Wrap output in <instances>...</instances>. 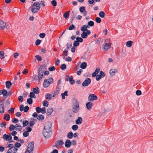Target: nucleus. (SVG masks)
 Instances as JSON below:
<instances>
[{
	"mask_svg": "<svg viewBox=\"0 0 153 153\" xmlns=\"http://www.w3.org/2000/svg\"><path fill=\"white\" fill-rule=\"evenodd\" d=\"M72 102L74 106L72 108V111L74 113H77L79 111V104L78 101L76 99L73 98Z\"/></svg>",
	"mask_w": 153,
	"mask_h": 153,
	"instance_id": "nucleus-1",
	"label": "nucleus"
},
{
	"mask_svg": "<svg viewBox=\"0 0 153 153\" xmlns=\"http://www.w3.org/2000/svg\"><path fill=\"white\" fill-rule=\"evenodd\" d=\"M40 8V4L38 2H35L31 7V11L33 13L37 12Z\"/></svg>",
	"mask_w": 153,
	"mask_h": 153,
	"instance_id": "nucleus-2",
	"label": "nucleus"
},
{
	"mask_svg": "<svg viewBox=\"0 0 153 153\" xmlns=\"http://www.w3.org/2000/svg\"><path fill=\"white\" fill-rule=\"evenodd\" d=\"M53 78H50L49 79H45L43 83V85L45 88H47L53 82Z\"/></svg>",
	"mask_w": 153,
	"mask_h": 153,
	"instance_id": "nucleus-3",
	"label": "nucleus"
},
{
	"mask_svg": "<svg viewBox=\"0 0 153 153\" xmlns=\"http://www.w3.org/2000/svg\"><path fill=\"white\" fill-rule=\"evenodd\" d=\"M34 147V143L31 142L29 143L27 146V148L25 152V153H30L33 151Z\"/></svg>",
	"mask_w": 153,
	"mask_h": 153,
	"instance_id": "nucleus-4",
	"label": "nucleus"
},
{
	"mask_svg": "<svg viewBox=\"0 0 153 153\" xmlns=\"http://www.w3.org/2000/svg\"><path fill=\"white\" fill-rule=\"evenodd\" d=\"M97 99V96L94 94H90L88 97V100L89 102H92Z\"/></svg>",
	"mask_w": 153,
	"mask_h": 153,
	"instance_id": "nucleus-5",
	"label": "nucleus"
},
{
	"mask_svg": "<svg viewBox=\"0 0 153 153\" xmlns=\"http://www.w3.org/2000/svg\"><path fill=\"white\" fill-rule=\"evenodd\" d=\"M91 33V31L89 30H87V31L83 32L81 34V37L84 39L87 38L88 35H89Z\"/></svg>",
	"mask_w": 153,
	"mask_h": 153,
	"instance_id": "nucleus-6",
	"label": "nucleus"
},
{
	"mask_svg": "<svg viewBox=\"0 0 153 153\" xmlns=\"http://www.w3.org/2000/svg\"><path fill=\"white\" fill-rule=\"evenodd\" d=\"M91 79L89 78H87L82 83V85L83 86H88L91 83Z\"/></svg>",
	"mask_w": 153,
	"mask_h": 153,
	"instance_id": "nucleus-7",
	"label": "nucleus"
},
{
	"mask_svg": "<svg viewBox=\"0 0 153 153\" xmlns=\"http://www.w3.org/2000/svg\"><path fill=\"white\" fill-rule=\"evenodd\" d=\"M51 126V123L50 122H48L46 123L44 126V130L47 131L49 130L50 129Z\"/></svg>",
	"mask_w": 153,
	"mask_h": 153,
	"instance_id": "nucleus-8",
	"label": "nucleus"
},
{
	"mask_svg": "<svg viewBox=\"0 0 153 153\" xmlns=\"http://www.w3.org/2000/svg\"><path fill=\"white\" fill-rule=\"evenodd\" d=\"M64 144V142L62 140H59L55 143V146L58 149L61 147V146Z\"/></svg>",
	"mask_w": 153,
	"mask_h": 153,
	"instance_id": "nucleus-9",
	"label": "nucleus"
},
{
	"mask_svg": "<svg viewBox=\"0 0 153 153\" xmlns=\"http://www.w3.org/2000/svg\"><path fill=\"white\" fill-rule=\"evenodd\" d=\"M18 150V149L15 147H13L10 148L7 151V153H16Z\"/></svg>",
	"mask_w": 153,
	"mask_h": 153,
	"instance_id": "nucleus-10",
	"label": "nucleus"
},
{
	"mask_svg": "<svg viewBox=\"0 0 153 153\" xmlns=\"http://www.w3.org/2000/svg\"><path fill=\"white\" fill-rule=\"evenodd\" d=\"M3 138L7 141H9L11 140L12 137L10 134L8 135L6 134H4L3 136Z\"/></svg>",
	"mask_w": 153,
	"mask_h": 153,
	"instance_id": "nucleus-11",
	"label": "nucleus"
},
{
	"mask_svg": "<svg viewBox=\"0 0 153 153\" xmlns=\"http://www.w3.org/2000/svg\"><path fill=\"white\" fill-rule=\"evenodd\" d=\"M5 27L7 28L6 23L2 20H0V29H4Z\"/></svg>",
	"mask_w": 153,
	"mask_h": 153,
	"instance_id": "nucleus-12",
	"label": "nucleus"
},
{
	"mask_svg": "<svg viewBox=\"0 0 153 153\" xmlns=\"http://www.w3.org/2000/svg\"><path fill=\"white\" fill-rule=\"evenodd\" d=\"M46 69V68L45 66L43 65H41L38 69V72L40 73L42 72V73L44 74V71H45Z\"/></svg>",
	"mask_w": 153,
	"mask_h": 153,
	"instance_id": "nucleus-13",
	"label": "nucleus"
},
{
	"mask_svg": "<svg viewBox=\"0 0 153 153\" xmlns=\"http://www.w3.org/2000/svg\"><path fill=\"white\" fill-rule=\"evenodd\" d=\"M79 10L81 13H83V15L84 16H86L87 14L86 12L85 11V8L84 7H80L79 8Z\"/></svg>",
	"mask_w": 153,
	"mask_h": 153,
	"instance_id": "nucleus-14",
	"label": "nucleus"
},
{
	"mask_svg": "<svg viewBox=\"0 0 153 153\" xmlns=\"http://www.w3.org/2000/svg\"><path fill=\"white\" fill-rule=\"evenodd\" d=\"M111 43H106L104 45L103 49L105 51H108L111 47Z\"/></svg>",
	"mask_w": 153,
	"mask_h": 153,
	"instance_id": "nucleus-15",
	"label": "nucleus"
},
{
	"mask_svg": "<svg viewBox=\"0 0 153 153\" xmlns=\"http://www.w3.org/2000/svg\"><path fill=\"white\" fill-rule=\"evenodd\" d=\"M50 131H47L45 130H43V134L44 136L46 138H48L50 136V134H49V132Z\"/></svg>",
	"mask_w": 153,
	"mask_h": 153,
	"instance_id": "nucleus-16",
	"label": "nucleus"
},
{
	"mask_svg": "<svg viewBox=\"0 0 153 153\" xmlns=\"http://www.w3.org/2000/svg\"><path fill=\"white\" fill-rule=\"evenodd\" d=\"M117 71V70L116 68L111 69L110 70L109 73L111 76H114Z\"/></svg>",
	"mask_w": 153,
	"mask_h": 153,
	"instance_id": "nucleus-17",
	"label": "nucleus"
},
{
	"mask_svg": "<svg viewBox=\"0 0 153 153\" xmlns=\"http://www.w3.org/2000/svg\"><path fill=\"white\" fill-rule=\"evenodd\" d=\"M100 70V68H96V70L92 74V76L93 77H95L98 74Z\"/></svg>",
	"mask_w": 153,
	"mask_h": 153,
	"instance_id": "nucleus-18",
	"label": "nucleus"
},
{
	"mask_svg": "<svg viewBox=\"0 0 153 153\" xmlns=\"http://www.w3.org/2000/svg\"><path fill=\"white\" fill-rule=\"evenodd\" d=\"M93 106V103L91 102H89L87 103L86 104V106L88 110H90L92 108Z\"/></svg>",
	"mask_w": 153,
	"mask_h": 153,
	"instance_id": "nucleus-19",
	"label": "nucleus"
},
{
	"mask_svg": "<svg viewBox=\"0 0 153 153\" xmlns=\"http://www.w3.org/2000/svg\"><path fill=\"white\" fill-rule=\"evenodd\" d=\"M71 144V141L69 140H66L65 143V146L67 148H69Z\"/></svg>",
	"mask_w": 153,
	"mask_h": 153,
	"instance_id": "nucleus-20",
	"label": "nucleus"
},
{
	"mask_svg": "<svg viewBox=\"0 0 153 153\" xmlns=\"http://www.w3.org/2000/svg\"><path fill=\"white\" fill-rule=\"evenodd\" d=\"M82 119L81 117H78L75 122V123L77 125L81 124L82 122Z\"/></svg>",
	"mask_w": 153,
	"mask_h": 153,
	"instance_id": "nucleus-21",
	"label": "nucleus"
},
{
	"mask_svg": "<svg viewBox=\"0 0 153 153\" xmlns=\"http://www.w3.org/2000/svg\"><path fill=\"white\" fill-rule=\"evenodd\" d=\"M53 109L52 108H48L47 111V114L48 116L51 115L53 112Z\"/></svg>",
	"mask_w": 153,
	"mask_h": 153,
	"instance_id": "nucleus-22",
	"label": "nucleus"
},
{
	"mask_svg": "<svg viewBox=\"0 0 153 153\" xmlns=\"http://www.w3.org/2000/svg\"><path fill=\"white\" fill-rule=\"evenodd\" d=\"M72 46V43H68L67 44V47L64 50V52L67 53L68 52V49H69Z\"/></svg>",
	"mask_w": 153,
	"mask_h": 153,
	"instance_id": "nucleus-23",
	"label": "nucleus"
},
{
	"mask_svg": "<svg viewBox=\"0 0 153 153\" xmlns=\"http://www.w3.org/2000/svg\"><path fill=\"white\" fill-rule=\"evenodd\" d=\"M4 104H0V114H3L4 112Z\"/></svg>",
	"mask_w": 153,
	"mask_h": 153,
	"instance_id": "nucleus-24",
	"label": "nucleus"
},
{
	"mask_svg": "<svg viewBox=\"0 0 153 153\" xmlns=\"http://www.w3.org/2000/svg\"><path fill=\"white\" fill-rule=\"evenodd\" d=\"M15 129L18 131H20L22 129V127L21 126L19 125L18 124H16L15 125Z\"/></svg>",
	"mask_w": 153,
	"mask_h": 153,
	"instance_id": "nucleus-25",
	"label": "nucleus"
},
{
	"mask_svg": "<svg viewBox=\"0 0 153 153\" xmlns=\"http://www.w3.org/2000/svg\"><path fill=\"white\" fill-rule=\"evenodd\" d=\"M68 80L69 81L70 84L71 85H73L75 83V81L73 79V77L72 76L69 77Z\"/></svg>",
	"mask_w": 153,
	"mask_h": 153,
	"instance_id": "nucleus-26",
	"label": "nucleus"
},
{
	"mask_svg": "<svg viewBox=\"0 0 153 153\" xmlns=\"http://www.w3.org/2000/svg\"><path fill=\"white\" fill-rule=\"evenodd\" d=\"M68 91H65L64 93H62L61 94V96H62V99H65V96H68Z\"/></svg>",
	"mask_w": 153,
	"mask_h": 153,
	"instance_id": "nucleus-27",
	"label": "nucleus"
},
{
	"mask_svg": "<svg viewBox=\"0 0 153 153\" xmlns=\"http://www.w3.org/2000/svg\"><path fill=\"white\" fill-rule=\"evenodd\" d=\"M45 98L46 99L50 100L52 98V95L49 93H47L45 95Z\"/></svg>",
	"mask_w": 153,
	"mask_h": 153,
	"instance_id": "nucleus-28",
	"label": "nucleus"
},
{
	"mask_svg": "<svg viewBox=\"0 0 153 153\" xmlns=\"http://www.w3.org/2000/svg\"><path fill=\"white\" fill-rule=\"evenodd\" d=\"M33 91L35 94H38L39 93V88L36 87L33 88Z\"/></svg>",
	"mask_w": 153,
	"mask_h": 153,
	"instance_id": "nucleus-29",
	"label": "nucleus"
},
{
	"mask_svg": "<svg viewBox=\"0 0 153 153\" xmlns=\"http://www.w3.org/2000/svg\"><path fill=\"white\" fill-rule=\"evenodd\" d=\"M11 85L12 83L10 81H7L6 82V86L7 88H10Z\"/></svg>",
	"mask_w": 153,
	"mask_h": 153,
	"instance_id": "nucleus-30",
	"label": "nucleus"
},
{
	"mask_svg": "<svg viewBox=\"0 0 153 153\" xmlns=\"http://www.w3.org/2000/svg\"><path fill=\"white\" fill-rule=\"evenodd\" d=\"M133 42L131 41H128L126 43V46L128 47H130L132 46Z\"/></svg>",
	"mask_w": 153,
	"mask_h": 153,
	"instance_id": "nucleus-31",
	"label": "nucleus"
},
{
	"mask_svg": "<svg viewBox=\"0 0 153 153\" xmlns=\"http://www.w3.org/2000/svg\"><path fill=\"white\" fill-rule=\"evenodd\" d=\"M87 63L86 62H84L82 63L80 65V68L82 69H85L86 68Z\"/></svg>",
	"mask_w": 153,
	"mask_h": 153,
	"instance_id": "nucleus-32",
	"label": "nucleus"
},
{
	"mask_svg": "<svg viewBox=\"0 0 153 153\" xmlns=\"http://www.w3.org/2000/svg\"><path fill=\"white\" fill-rule=\"evenodd\" d=\"M38 80L40 81L43 77V73H42V72H41V73L38 72Z\"/></svg>",
	"mask_w": 153,
	"mask_h": 153,
	"instance_id": "nucleus-33",
	"label": "nucleus"
},
{
	"mask_svg": "<svg viewBox=\"0 0 153 153\" xmlns=\"http://www.w3.org/2000/svg\"><path fill=\"white\" fill-rule=\"evenodd\" d=\"M69 11H66L64 13V14L63 15V17L65 19H66L69 16Z\"/></svg>",
	"mask_w": 153,
	"mask_h": 153,
	"instance_id": "nucleus-34",
	"label": "nucleus"
},
{
	"mask_svg": "<svg viewBox=\"0 0 153 153\" xmlns=\"http://www.w3.org/2000/svg\"><path fill=\"white\" fill-rule=\"evenodd\" d=\"M4 119L7 121H9L10 119V116L9 114H5L4 117Z\"/></svg>",
	"mask_w": 153,
	"mask_h": 153,
	"instance_id": "nucleus-35",
	"label": "nucleus"
},
{
	"mask_svg": "<svg viewBox=\"0 0 153 153\" xmlns=\"http://www.w3.org/2000/svg\"><path fill=\"white\" fill-rule=\"evenodd\" d=\"M37 118L39 120H42L44 119V117L43 115L40 114L38 115Z\"/></svg>",
	"mask_w": 153,
	"mask_h": 153,
	"instance_id": "nucleus-36",
	"label": "nucleus"
},
{
	"mask_svg": "<svg viewBox=\"0 0 153 153\" xmlns=\"http://www.w3.org/2000/svg\"><path fill=\"white\" fill-rule=\"evenodd\" d=\"M99 15L100 17L102 18H103L105 16V13L103 11H101L99 13Z\"/></svg>",
	"mask_w": 153,
	"mask_h": 153,
	"instance_id": "nucleus-37",
	"label": "nucleus"
},
{
	"mask_svg": "<svg viewBox=\"0 0 153 153\" xmlns=\"http://www.w3.org/2000/svg\"><path fill=\"white\" fill-rule=\"evenodd\" d=\"M4 51H0V58L1 59H2L4 58Z\"/></svg>",
	"mask_w": 153,
	"mask_h": 153,
	"instance_id": "nucleus-38",
	"label": "nucleus"
},
{
	"mask_svg": "<svg viewBox=\"0 0 153 153\" xmlns=\"http://www.w3.org/2000/svg\"><path fill=\"white\" fill-rule=\"evenodd\" d=\"M80 30L83 32H85V31H87V30H88L87 29L86 25H84L81 28Z\"/></svg>",
	"mask_w": 153,
	"mask_h": 153,
	"instance_id": "nucleus-39",
	"label": "nucleus"
},
{
	"mask_svg": "<svg viewBox=\"0 0 153 153\" xmlns=\"http://www.w3.org/2000/svg\"><path fill=\"white\" fill-rule=\"evenodd\" d=\"M23 127H25L27 126L29 124V122L27 120H26L22 122Z\"/></svg>",
	"mask_w": 153,
	"mask_h": 153,
	"instance_id": "nucleus-40",
	"label": "nucleus"
},
{
	"mask_svg": "<svg viewBox=\"0 0 153 153\" xmlns=\"http://www.w3.org/2000/svg\"><path fill=\"white\" fill-rule=\"evenodd\" d=\"M73 136V134L71 132H69L67 134V137L69 139H71Z\"/></svg>",
	"mask_w": 153,
	"mask_h": 153,
	"instance_id": "nucleus-41",
	"label": "nucleus"
},
{
	"mask_svg": "<svg viewBox=\"0 0 153 153\" xmlns=\"http://www.w3.org/2000/svg\"><path fill=\"white\" fill-rule=\"evenodd\" d=\"M48 102L46 100H44L42 102L43 105L44 106L48 107Z\"/></svg>",
	"mask_w": 153,
	"mask_h": 153,
	"instance_id": "nucleus-42",
	"label": "nucleus"
},
{
	"mask_svg": "<svg viewBox=\"0 0 153 153\" xmlns=\"http://www.w3.org/2000/svg\"><path fill=\"white\" fill-rule=\"evenodd\" d=\"M78 126L76 125H73L72 126V129L74 131H76L78 129Z\"/></svg>",
	"mask_w": 153,
	"mask_h": 153,
	"instance_id": "nucleus-43",
	"label": "nucleus"
},
{
	"mask_svg": "<svg viewBox=\"0 0 153 153\" xmlns=\"http://www.w3.org/2000/svg\"><path fill=\"white\" fill-rule=\"evenodd\" d=\"M25 131L27 133H29L31 131L32 129L30 127H26L25 129Z\"/></svg>",
	"mask_w": 153,
	"mask_h": 153,
	"instance_id": "nucleus-44",
	"label": "nucleus"
},
{
	"mask_svg": "<svg viewBox=\"0 0 153 153\" xmlns=\"http://www.w3.org/2000/svg\"><path fill=\"white\" fill-rule=\"evenodd\" d=\"M15 129V126H14L13 125H11L9 127V129L10 131H12L14 129Z\"/></svg>",
	"mask_w": 153,
	"mask_h": 153,
	"instance_id": "nucleus-45",
	"label": "nucleus"
},
{
	"mask_svg": "<svg viewBox=\"0 0 153 153\" xmlns=\"http://www.w3.org/2000/svg\"><path fill=\"white\" fill-rule=\"evenodd\" d=\"M2 92H3V95L4 96V97L7 96L8 93L6 90L5 89H3V90Z\"/></svg>",
	"mask_w": 153,
	"mask_h": 153,
	"instance_id": "nucleus-46",
	"label": "nucleus"
},
{
	"mask_svg": "<svg viewBox=\"0 0 153 153\" xmlns=\"http://www.w3.org/2000/svg\"><path fill=\"white\" fill-rule=\"evenodd\" d=\"M79 43L77 40L75 41L73 44L74 47H77L79 45Z\"/></svg>",
	"mask_w": 153,
	"mask_h": 153,
	"instance_id": "nucleus-47",
	"label": "nucleus"
},
{
	"mask_svg": "<svg viewBox=\"0 0 153 153\" xmlns=\"http://www.w3.org/2000/svg\"><path fill=\"white\" fill-rule=\"evenodd\" d=\"M51 4L54 7H55L57 5V2L55 0L52 1H51Z\"/></svg>",
	"mask_w": 153,
	"mask_h": 153,
	"instance_id": "nucleus-48",
	"label": "nucleus"
},
{
	"mask_svg": "<svg viewBox=\"0 0 153 153\" xmlns=\"http://www.w3.org/2000/svg\"><path fill=\"white\" fill-rule=\"evenodd\" d=\"M27 102L29 104H31L33 102V100L32 98H28L27 100Z\"/></svg>",
	"mask_w": 153,
	"mask_h": 153,
	"instance_id": "nucleus-49",
	"label": "nucleus"
},
{
	"mask_svg": "<svg viewBox=\"0 0 153 153\" xmlns=\"http://www.w3.org/2000/svg\"><path fill=\"white\" fill-rule=\"evenodd\" d=\"M29 108L28 106H26L24 108L23 110L24 112L25 113L27 112L29 110Z\"/></svg>",
	"mask_w": 153,
	"mask_h": 153,
	"instance_id": "nucleus-50",
	"label": "nucleus"
},
{
	"mask_svg": "<svg viewBox=\"0 0 153 153\" xmlns=\"http://www.w3.org/2000/svg\"><path fill=\"white\" fill-rule=\"evenodd\" d=\"M95 21L98 23H100L101 21V19L99 17H97L96 18Z\"/></svg>",
	"mask_w": 153,
	"mask_h": 153,
	"instance_id": "nucleus-51",
	"label": "nucleus"
},
{
	"mask_svg": "<svg viewBox=\"0 0 153 153\" xmlns=\"http://www.w3.org/2000/svg\"><path fill=\"white\" fill-rule=\"evenodd\" d=\"M66 65L65 64H62L61 66V69L62 70H64L66 68Z\"/></svg>",
	"mask_w": 153,
	"mask_h": 153,
	"instance_id": "nucleus-52",
	"label": "nucleus"
},
{
	"mask_svg": "<svg viewBox=\"0 0 153 153\" xmlns=\"http://www.w3.org/2000/svg\"><path fill=\"white\" fill-rule=\"evenodd\" d=\"M14 108H10L8 111L9 113L13 114L14 112Z\"/></svg>",
	"mask_w": 153,
	"mask_h": 153,
	"instance_id": "nucleus-53",
	"label": "nucleus"
},
{
	"mask_svg": "<svg viewBox=\"0 0 153 153\" xmlns=\"http://www.w3.org/2000/svg\"><path fill=\"white\" fill-rule=\"evenodd\" d=\"M55 67L54 66L50 67L48 68V70L50 71H54L55 70Z\"/></svg>",
	"mask_w": 153,
	"mask_h": 153,
	"instance_id": "nucleus-54",
	"label": "nucleus"
},
{
	"mask_svg": "<svg viewBox=\"0 0 153 153\" xmlns=\"http://www.w3.org/2000/svg\"><path fill=\"white\" fill-rule=\"evenodd\" d=\"M76 40L78 41V42H82L83 41V39L79 37H77L76 38Z\"/></svg>",
	"mask_w": 153,
	"mask_h": 153,
	"instance_id": "nucleus-55",
	"label": "nucleus"
},
{
	"mask_svg": "<svg viewBox=\"0 0 153 153\" xmlns=\"http://www.w3.org/2000/svg\"><path fill=\"white\" fill-rule=\"evenodd\" d=\"M34 94V92H30V97L31 98H35V95Z\"/></svg>",
	"mask_w": 153,
	"mask_h": 153,
	"instance_id": "nucleus-56",
	"label": "nucleus"
},
{
	"mask_svg": "<svg viewBox=\"0 0 153 153\" xmlns=\"http://www.w3.org/2000/svg\"><path fill=\"white\" fill-rule=\"evenodd\" d=\"M75 26L73 25H71L68 27V29L70 30H71L74 29H75Z\"/></svg>",
	"mask_w": 153,
	"mask_h": 153,
	"instance_id": "nucleus-57",
	"label": "nucleus"
},
{
	"mask_svg": "<svg viewBox=\"0 0 153 153\" xmlns=\"http://www.w3.org/2000/svg\"><path fill=\"white\" fill-rule=\"evenodd\" d=\"M94 23L93 21H90L88 23V25L90 26H92L94 25Z\"/></svg>",
	"mask_w": 153,
	"mask_h": 153,
	"instance_id": "nucleus-58",
	"label": "nucleus"
},
{
	"mask_svg": "<svg viewBox=\"0 0 153 153\" xmlns=\"http://www.w3.org/2000/svg\"><path fill=\"white\" fill-rule=\"evenodd\" d=\"M18 100L19 101L22 102L23 100V97L22 96H20L18 97Z\"/></svg>",
	"mask_w": 153,
	"mask_h": 153,
	"instance_id": "nucleus-59",
	"label": "nucleus"
},
{
	"mask_svg": "<svg viewBox=\"0 0 153 153\" xmlns=\"http://www.w3.org/2000/svg\"><path fill=\"white\" fill-rule=\"evenodd\" d=\"M0 126L1 127H4L5 128L6 127V124L5 122H3L0 124Z\"/></svg>",
	"mask_w": 153,
	"mask_h": 153,
	"instance_id": "nucleus-60",
	"label": "nucleus"
},
{
	"mask_svg": "<svg viewBox=\"0 0 153 153\" xmlns=\"http://www.w3.org/2000/svg\"><path fill=\"white\" fill-rule=\"evenodd\" d=\"M41 42L42 41L40 39H37L36 41L35 44L36 45H39Z\"/></svg>",
	"mask_w": 153,
	"mask_h": 153,
	"instance_id": "nucleus-61",
	"label": "nucleus"
},
{
	"mask_svg": "<svg viewBox=\"0 0 153 153\" xmlns=\"http://www.w3.org/2000/svg\"><path fill=\"white\" fill-rule=\"evenodd\" d=\"M21 144L18 142H16L15 143L14 146L15 147L19 148L21 146Z\"/></svg>",
	"mask_w": 153,
	"mask_h": 153,
	"instance_id": "nucleus-62",
	"label": "nucleus"
},
{
	"mask_svg": "<svg viewBox=\"0 0 153 153\" xmlns=\"http://www.w3.org/2000/svg\"><path fill=\"white\" fill-rule=\"evenodd\" d=\"M41 112L43 114H44L45 113H46V108H45L43 107L41 108Z\"/></svg>",
	"mask_w": 153,
	"mask_h": 153,
	"instance_id": "nucleus-63",
	"label": "nucleus"
},
{
	"mask_svg": "<svg viewBox=\"0 0 153 153\" xmlns=\"http://www.w3.org/2000/svg\"><path fill=\"white\" fill-rule=\"evenodd\" d=\"M36 57V59L38 61H41L42 60V58L41 57V56H39L38 55H36L35 56Z\"/></svg>",
	"mask_w": 153,
	"mask_h": 153,
	"instance_id": "nucleus-64",
	"label": "nucleus"
}]
</instances>
